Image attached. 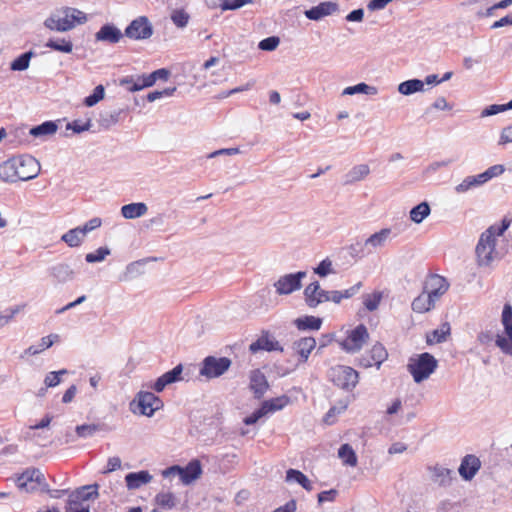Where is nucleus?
Instances as JSON below:
<instances>
[{"mask_svg": "<svg viewBox=\"0 0 512 512\" xmlns=\"http://www.w3.org/2000/svg\"><path fill=\"white\" fill-rule=\"evenodd\" d=\"M290 402V399L286 395H282L270 400H266L262 403L261 408L265 411V414L282 410Z\"/></svg>", "mask_w": 512, "mask_h": 512, "instance_id": "obj_34", "label": "nucleus"}, {"mask_svg": "<svg viewBox=\"0 0 512 512\" xmlns=\"http://www.w3.org/2000/svg\"><path fill=\"white\" fill-rule=\"evenodd\" d=\"M45 47L62 53H71L73 50V43L71 40L66 38H50L45 43Z\"/></svg>", "mask_w": 512, "mask_h": 512, "instance_id": "obj_40", "label": "nucleus"}, {"mask_svg": "<svg viewBox=\"0 0 512 512\" xmlns=\"http://www.w3.org/2000/svg\"><path fill=\"white\" fill-rule=\"evenodd\" d=\"M438 366L437 359L428 352L411 357L407 365L408 371L411 373L416 383L428 379Z\"/></svg>", "mask_w": 512, "mask_h": 512, "instance_id": "obj_4", "label": "nucleus"}, {"mask_svg": "<svg viewBox=\"0 0 512 512\" xmlns=\"http://www.w3.org/2000/svg\"><path fill=\"white\" fill-rule=\"evenodd\" d=\"M250 388L256 398H261L268 389L267 379L259 370L252 371L250 375Z\"/></svg>", "mask_w": 512, "mask_h": 512, "instance_id": "obj_27", "label": "nucleus"}, {"mask_svg": "<svg viewBox=\"0 0 512 512\" xmlns=\"http://www.w3.org/2000/svg\"><path fill=\"white\" fill-rule=\"evenodd\" d=\"M391 229L383 228L380 231L369 236L363 243L361 251L366 254L375 253L377 250L385 247L390 239Z\"/></svg>", "mask_w": 512, "mask_h": 512, "instance_id": "obj_15", "label": "nucleus"}, {"mask_svg": "<svg viewBox=\"0 0 512 512\" xmlns=\"http://www.w3.org/2000/svg\"><path fill=\"white\" fill-rule=\"evenodd\" d=\"M431 209L427 202H421L410 210V219L416 224L422 223V221L430 215Z\"/></svg>", "mask_w": 512, "mask_h": 512, "instance_id": "obj_41", "label": "nucleus"}, {"mask_svg": "<svg viewBox=\"0 0 512 512\" xmlns=\"http://www.w3.org/2000/svg\"><path fill=\"white\" fill-rule=\"evenodd\" d=\"M97 41L117 43L122 38L121 31L111 24L103 25L95 35Z\"/></svg>", "mask_w": 512, "mask_h": 512, "instance_id": "obj_26", "label": "nucleus"}, {"mask_svg": "<svg viewBox=\"0 0 512 512\" xmlns=\"http://www.w3.org/2000/svg\"><path fill=\"white\" fill-rule=\"evenodd\" d=\"M322 324V320L318 317L314 316H305L302 318H297L295 320V325L299 330H306V329H312V330H318L320 329Z\"/></svg>", "mask_w": 512, "mask_h": 512, "instance_id": "obj_45", "label": "nucleus"}, {"mask_svg": "<svg viewBox=\"0 0 512 512\" xmlns=\"http://www.w3.org/2000/svg\"><path fill=\"white\" fill-rule=\"evenodd\" d=\"M508 227L509 222L503 220L501 225H492L481 234L475 249L477 264L480 267H492L502 258L496 244L498 237L502 236Z\"/></svg>", "mask_w": 512, "mask_h": 512, "instance_id": "obj_1", "label": "nucleus"}, {"mask_svg": "<svg viewBox=\"0 0 512 512\" xmlns=\"http://www.w3.org/2000/svg\"><path fill=\"white\" fill-rule=\"evenodd\" d=\"M505 167L501 164H496L491 167H489L486 171H484L481 174V178L483 179L484 183L488 182L494 177L500 176L504 173Z\"/></svg>", "mask_w": 512, "mask_h": 512, "instance_id": "obj_55", "label": "nucleus"}, {"mask_svg": "<svg viewBox=\"0 0 512 512\" xmlns=\"http://www.w3.org/2000/svg\"><path fill=\"white\" fill-rule=\"evenodd\" d=\"M171 19L177 27L183 28L188 23L189 15L183 10H175L171 15Z\"/></svg>", "mask_w": 512, "mask_h": 512, "instance_id": "obj_61", "label": "nucleus"}, {"mask_svg": "<svg viewBox=\"0 0 512 512\" xmlns=\"http://www.w3.org/2000/svg\"><path fill=\"white\" fill-rule=\"evenodd\" d=\"M148 211V206L143 202H136L123 205L121 215L123 218L132 220L144 216Z\"/></svg>", "mask_w": 512, "mask_h": 512, "instance_id": "obj_28", "label": "nucleus"}, {"mask_svg": "<svg viewBox=\"0 0 512 512\" xmlns=\"http://www.w3.org/2000/svg\"><path fill=\"white\" fill-rule=\"evenodd\" d=\"M33 56L34 52L31 50L21 54L19 57H17L15 60L11 62L10 69L13 71H24L28 69L30 60Z\"/></svg>", "mask_w": 512, "mask_h": 512, "instance_id": "obj_47", "label": "nucleus"}, {"mask_svg": "<svg viewBox=\"0 0 512 512\" xmlns=\"http://www.w3.org/2000/svg\"><path fill=\"white\" fill-rule=\"evenodd\" d=\"M183 371V367L181 364L174 367L172 370L164 373L160 376L154 384L151 386L156 392H162L166 386L175 383L181 379V373Z\"/></svg>", "mask_w": 512, "mask_h": 512, "instance_id": "obj_21", "label": "nucleus"}, {"mask_svg": "<svg viewBox=\"0 0 512 512\" xmlns=\"http://www.w3.org/2000/svg\"><path fill=\"white\" fill-rule=\"evenodd\" d=\"M338 457L343 464L354 467L357 465V456L349 444H343L338 450Z\"/></svg>", "mask_w": 512, "mask_h": 512, "instance_id": "obj_43", "label": "nucleus"}, {"mask_svg": "<svg viewBox=\"0 0 512 512\" xmlns=\"http://www.w3.org/2000/svg\"><path fill=\"white\" fill-rule=\"evenodd\" d=\"M61 240L69 247H79L85 240V236L79 227L70 229L62 235Z\"/></svg>", "mask_w": 512, "mask_h": 512, "instance_id": "obj_37", "label": "nucleus"}, {"mask_svg": "<svg viewBox=\"0 0 512 512\" xmlns=\"http://www.w3.org/2000/svg\"><path fill=\"white\" fill-rule=\"evenodd\" d=\"M0 178L4 182L14 183L18 181L14 157L0 164Z\"/></svg>", "mask_w": 512, "mask_h": 512, "instance_id": "obj_33", "label": "nucleus"}, {"mask_svg": "<svg viewBox=\"0 0 512 512\" xmlns=\"http://www.w3.org/2000/svg\"><path fill=\"white\" fill-rule=\"evenodd\" d=\"M18 181H27L34 179L40 173V163L30 155H21L14 157Z\"/></svg>", "mask_w": 512, "mask_h": 512, "instance_id": "obj_7", "label": "nucleus"}, {"mask_svg": "<svg viewBox=\"0 0 512 512\" xmlns=\"http://www.w3.org/2000/svg\"><path fill=\"white\" fill-rule=\"evenodd\" d=\"M452 163V160H441V161H434L430 163L424 170V174L431 175L434 174L436 171H438L441 168L447 167Z\"/></svg>", "mask_w": 512, "mask_h": 512, "instance_id": "obj_64", "label": "nucleus"}, {"mask_svg": "<svg viewBox=\"0 0 512 512\" xmlns=\"http://www.w3.org/2000/svg\"><path fill=\"white\" fill-rule=\"evenodd\" d=\"M92 126L91 120L88 119L86 122L82 123L80 120H75L66 125L67 130H72L74 133H82L84 131H88Z\"/></svg>", "mask_w": 512, "mask_h": 512, "instance_id": "obj_59", "label": "nucleus"}, {"mask_svg": "<svg viewBox=\"0 0 512 512\" xmlns=\"http://www.w3.org/2000/svg\"><path fill=\"white\" fill-rule=\"evenodd\" d=\"M102 225V220L99 217H94L88 220L84 225L78 226L80 230L83 232L84 236L93 230L99 228Z\"/></svg>", "mask_w": 512, "mask_h": 512, "instance_id": "obj_63", "label": "nucleus"}, {"mask_svg": "<svg viewBox=\"0 0 512 512\" xmlns=\"http://www.w3.org/2000/svg\"><path fill=\"white\" fill-rule=\"evenodd\" d=\"M156 503L160 508L169 510L179 503V499L171 492H161L156 496Z\"/></svg>", "mask_w": 512, "mask_h": 512, "instance_id": "obj_44", "label": "nucleus"}, {"mask_svg": "<svg viewBox=\"0 0 512 512\" xmlns=\"http://www.w3.org/2000/svg\"><path fill=\"white\" fill-rule=\"evenodd\" d=\"M431 480L439 486H449L453 479L454 472L440 465L429 467Z\"/></svg>", "mask_w": 512, "mask_h": 512, "instance_id": "obj_23", "label": "nucleus"}, {"mask_svg": "<svg viewBox=\"0 0 512 512\" xmlns=\"http://www.w3.org/2000/svg\"><path fill=\"white\" fill-rule=\"evenodd\" d=\"M249 349L253 353H256L259 350H265L269 352L283 350L279 342L268 334L261 336L258 340L251 343Z\"/></svg>", "mask_w": 512, "mask_h": 512, "instance_id": "obj_24", "label": "nucleus"}, {"mask_svg": "<svg viewBox=\"0 0 512 512\" xmlns=\"http://www.w3.org/2000/svg\"><path fill=\"white\" fill-rule=\"evenodd\" d=\"M280 44V39L277 36L267 37L261 40L258 48L263 51H274Z\"/></svg>", "mask_w": 512, "mask_h": 512, "instance_id": "obj_57", "label": "nucleus"}, {"mask_svg": "<svg viewBox=\"0 0 512 512\" xmlns=\"http://www.w3.org/2000/svg\"><path fill=\"white\" fill-rule=\"evenodd\" d=\"M381 299V292H374L372 294H368L364 297V306L366 307L367 310L374 311L378 308Z\"/></svg>", "mask_w": 512, "mask_h": 512, "instance_id": "obj_53", "label": "nucleus"}, {"mask_svg": "<svg viewBox=\"0 0 512 512\" xmlns=\"http://www.w3.org/2000/svg\"><path fill=\"white\" fill-rule=\"evenodd\" d=\"M368 338L369 333L367 328L363 324H360L351 330L347 337L340 341L339 344L346 352L356 353L361 350Z\"/></svg>", "mask_w": 512, "mask_h": 512, "instance_id": "obj_9", "label": "nucleus"}, {"mask_svg": "<svg viewBox=\"0 0 512 512\" xmlns=\"http://www.w3.org/2000/svg\"><path fill=\"white\" fill-rule=\"evenodd\" d=\"M252 2L253 0H220L219 6L222 10H236Z\"/></svg>", "mask_w": 512, "mask_h": 512, "instance_id": "obj_58", "label": "nucleus"}, {"mask_svg": "<svg viewBox=\"0 0 512 512\" xmlns=\"http://www.w3.org/2000/svg\"><path fill=\"white\" fill-rule=\"evenodd\" d=\"M449 284L446 279L439 275H432L425 284L424 290L438 301L446 293Z\"/></svg>", "mask_w": 512, "mask_h": 512, "instance_id": "obj_18", "label": "nucleus"}, {"mask_svg": "<svg viewBox=\"0 0 512 512\" xmlns=\"http://www.w3.org/2000/svg\"><path fill=\"white\" fill-rule=\"evenodd\" d=\"M502 324L506 336L498 335L496 345L506 354L512 355V306L505 304L502 311Z\"/></svg>", "mask_w": 512, "mask_h": 512, "instance_id": "obj_11", "label": "nucleus"}, {"mask_svg": "<svg viewBox=\"0 0 512 512\" xmlns=\"http://www.w3.org/2000/svg\"><path fill=\"white\" fill-rule=\"evenodd\" d=\"M306 276L307 273L305 271H298L296 273L281 276L274 283L276 293L279 295H289L300 290L302 287V280L306 278Z\"/></svg>", "mask_w": 512, "mask_h": 512, "instance_id": "obj_10", "label": "nucleus"}, {"mask_svg": "<svg viewBox=\"0 0 512 512\" xmlns=\"http://www.w3.org/2000/svg\"><path fill=\"white\" fill-rule=\"evenodd\" d=\"M105 96V89L102 85H98L93 90V93L84 99V104L87 107H92L101 101Z\"/></svg>", "mask_w": 512, "mask_h": 512, "instance_id": "obj_51", "label": "nucleus"}, {"mask_svg": "<svg viewBox=\"0 0 512 512\" xmlns=\"http://www.w3.org/2000/svg\"><path fill=\"white\" fill-rule=\"evenodd\" d=\"M450 334V325L449 323H443L438 329H435L432 332V337L427 336L428 343H441L446 340L447 336Z\"/></svg>", "mask_w": 512, "mask_h": 512, "instance_id": "obj_50", "label": "nucleus"}, {"mask_svg": "<svg viewBox=\"0 0 512 512\" xmlns=\"http://www.w3.org/2000/svg\"><path fill=\"white\" fill-rule=\"evenodd\" d=\"M98 485H84L69 494L65 512H90L89 500L98 498Z\"/></svg>", "mask_w": 512, "mask_h": 512, "instance_id": "obj_3", "label": "nucleus"}, {"mask_svg": "<svg viewBox=\"0 0 512 512\" xmlns=\"http://www.w3.org/2000/svg\"><path fill=\"white\" fill-rule=\"evenodd\" d=\"M152 479V475L146 470L131 472L125 476L126 486L129 490L139 489L141 486L150 483Z\"/></svg>", "mask_w": 512, "mask_h": 512, "instance_id": "obj_22", "label": "nucleus"}, {"mask_svg": "<svg viewBox=\"0 0 512 512\" xmlns=\"http://www.w3.org/2000/svg\"><path fill=\"white\" fill-rule=\"evenodd\" d=\"M44 481L43 473L38 469H28L16 479L17 487L25 492L35 491Z\"/></svg>", "mask_w": 512, "mask_h": 512, "instance_id": "obj_12", "label": "nucleus"}, {"mask_svg": "<svg viewBox=\"0 0 512 512\" xmlns=\"http://www.w3.org/2000/svg\"><path fill=\"white\" fill-rule=\"evenodd\" d=\"M330 380L338 387L350 390L358 383V373L349 366L338 365L329 370Z\"/></svg>", "mask_w": 512, "mask_h": 512, "instance_id": "obj_5", "label": "nucleus"}, {"mask_svg": "<svg viewBox=\"0 0 512 512\" xmlns=\"http://www.w3.org/2000/svg\"><path fill=\"white\" fill-rule=\"evenodd\" d=\"M480 467V461L478 458L472 455L466 456L459 467V474L465 480H471Z\"/></svg>", "mask_w": 512, "mask_h": 512, "instance_id": "obj_25", "label": "nucleus"}, {"mask_svg": "<svg viewBox=\"0 0 512 512\" xmlns=\"http://www.w3.org/2000/svg\"><path fill=\"white\" fill-rule=\"evenodd\" d=\"M338 11V4L335 2H321L319 5L314 6L304 12L309 20L318 21L325 16H329Z\"/></svg>", "mask_w": 512, "mask_h": 512, "instance_id": "obj_19", "label": "nucleus"}, {"mask_svg": "<svg viewBox=\"0 0 512 512\" xmlns=\"http://www.w3.org/2000/svg\"><path fill=\"white\" fill-rule=\"evenodd\" d=\"M286 481L292 482L295 481L300 484L307 491H311L313 489L312 483L310 480L304 475L301 471L296 469H289L286 472Z\"/></svg>", "mask_w": 512, "mask_h": 512, "instance_id": "obj_42", "label": "nucleus"}, {"mask_svg": "<svg viewBox=\"0 0 512 512\" xmlns=\"http://www.w3.org/2000/svg\"><path fill=\"white\" fill-rule=\"evenodd\" d=\"M109 254H110V250L107 247H100L95 252L86 254L85 260L88 263L101 262Z\"/></svg>", "mask_w": 512, "mask_h": 512, "instance_id": "obj_54", "label": "nucleus"}, {"mask_svg": "<svg viewBox=\"0 0 512 512\" xmlns=\"http://www.w3.org/2000/svg\"><path fill=\"white\" fill-rule=\"evenodd\" d=\"M58 337L59 336L57 334H51V335L42 337L41 341L38 345H32V346L28 347L24 351V354L25 355H37V354L41 353L42 351L50 348L54 344V342L58 339Z\"/></svg>", "mask_w": 512, "mask_h": 512, "instance_id": "obj_36", "label": "nucleus"}, {"mask_svg": "<svg viewBox=\"0 0 512 512\" xmlns=\"http://www.w3.org/2000/svg\"><path fill=\"white\" fill-rule=\"evenodd\" d=\"M135 400L138 403L140 413L148 417L153 416L155 411L163 406L161 399L151 392L140 391Z\"/></svg>", "mask_w": 512, "mask_h": 512, "instance_id": "obj_13", "label": "nucleus"}, {"mask_svg": "<svg viewBox=\"0 0 512 512\" xmlns=\"http://www.w3.org/2000/svg\"><path fill=\"white\" fill-rule=\"evenodd\" d=\"M485 184L483 179L481 178V174L475 176H467L462 180L461 183L455 186V192L458 194L465 193L470 189L481 186Z\"/></svg>", "mask_w": 512, "mask_h": 512, "instance_id": "obj_39", "label": "nucleus"}, {"mask_svg": "<svg viewBox=\"0 0 512 512\" xmlns=\"http://www.w3.org/2000/svg\"><path fill=\"white\" fill-rule=\"evenodd\" d=\"M57 124L53 121H46L30 130V134L34 137L53 135L57 131Z\"/></svg>", "mask_w": 512, "mask_h": 512, "instance_id": "obj_46", "label": "nucleus"}, {"mask_svg": "<svg viewBox=\"0 0 512 512\" xmlns=\"http://www.w3.org/2000/svg\"><path fill=\"white\" fill-rule=\"evenodd\" d=\"M231 366V360L227 357L208 356L202 362L200 375L208 379L223 375Z\"/></svg>", "mask_w": 512, "mask_h": 512, "instance_id": "obj_8", "label": "nucleus"}, {"mask_svg": "<svg viewBox=\"0 0 512 512\" xmlns=\"http://www.w3.org/2000/svg\"><path fill=\"white\" fill-rule=\"evenodd\" d=\"M316 341L313 337H304L293 343V349L302 358V361H306L315 348Z\"/></svg>", "mask_w": 512, "mask_h": 512, "instance_id": "obj_31", "label": "nucleus"}, {"mask_svg": "<svg viewBox=\"0 0 512 512\" xmlns=\"http://www.w3.org/2000/svg\"><path fill=\"white\" fill-rule=\"evenodd\" d=\"M100 424H83L78 425L75 429L76 437L78 438H89L95 435L98 431L102 430Z\"/></svg>", "mask_w": 512, "mask_h": 512, "instance_id": "obj_49", "label": "nucleus"}, {"mask_svg": "<svg viewBox=\"0 0 512 512\" xmlns=\"http://www.w3.org/2000/svg\"><path fill=\"white\" fill-rule=\"evenodd\" d=\"M370 173V168L367 164H359L352 167L344 176V184L351 185L356 182L364 180Z\"/></svg>", "mask_w": 512, "mask_h": 512, "instance_id": "obj_29", "label": "nucleus"}, {"mask_svg": "<svg viewBox=\"0 0 512 512\" xmlns=\"http://www.w3.org/2000/svg\"><path fill=\"white\" fill-rule=\"evenodd\" d=\"M153 28L144 16L133 20L125 30V35L131 39H147L152 36Z\"/></svg>", "mask_w": 512, "mask_h": 512, "instance_id": "obj_14", "label": "nucleus"}, {"mask_svg": "<svg viewBox=\"0 0 512 512\" xmlns=\"http://www.w3.org/2000/svg\"><path fill=\"white\" fill-rule=\"evenodd\" d=\"M86 21L87 16L84 12L76 8L64 7L51 14L44 21V26L52 31L66 32Z\"/></svg>", "mask_w": 512, "mask_h": 512, "instance_id": "obj_2", "label": "nucleus"}, {"mask_svg": "<svg viewBox=\"0 0 512 512\" xmlns=\"http://www.w3.org/2000/svg\"><path fill=\"white\" fill-rule=\"evenodd\" d=\"M436 300L428 294L425 290L416 297L412 302V309L417 313H425L430 311L434 305Z\"/></svg>", "mask_w": 512, "mask_h": 512, "instance_id": "obj_30", "label": "nucleus"}, {"mask_svg": "<svg viewBox=\"0 0 512 512\" xmlns=\"http://www.w3.org/2000/svg\"><path fill=\"white\" fill-rule=\"evenodd\" d=\"M121 111H104L100 114L99 124L103 128H109L118 123Z\"/></svg>", "mask_w": 512, "mask_h": 512, "instance_id": "obj_48", "label": "nucleus"}, {"mask_svg": "<svg viewBox=\"0 0 512 512\" xmlns=\"http://www.w3.org/2000/svg\"><path fill=\"white\" fill-rule=\"evenodd\" d=\"M362 287V283L358 282L352 287L344 290V291H328L327 302H333L335 304H339L342 299H349L355 294H357Z\"/></svg>", "mask_w": 512, "mask_h": 512, "instance_id": "obj_32", "label": "nucleus"}, {"mask_svg": "<svg viewBox=\"0 0 512 512\" xmlns=\"http://www.w3.org/2000/svg\"><path fill=\"white\" fill-rule=\"evenodd\" d=\"M144 83H145V81L143 79V75L138 76L136 79H134L133 77H127L120 81V85H122V86H125V85L128 86L131 84V86L128 87V89L131 92L139 91V90H142L143 88H146L147 86H143Z\"/></svg>", "mask_w": 512, "mask_h": 512, "instance_id": "obj_52", "label": "nucleus"}, {"mask_svg": "<svg viewBox=\"0 0 512 512\" xmlns=\"http://www.w3.org/2000/svg\"><path fill=\"white\" fill-rule=\"evenodd\" d=\"M387 356L388 354L384 346L377 343L372 347L369 355L361 357L359 360V365L364 368H369L372 366L379 368L381 364L386 360Z\"/></svg>", "mask_w": 512, "mask_h": 512, "instance_id": "obj_17", "label": "nucleus"}, {"mask_svg": "<svg viewBox=\"0 0 512 512\" xmlns=\"http://www.w3.org/2000/svg\"><path fill=\"white\" fill-rule=\"evenodd\" d=\"M328 291L321 288L318 281H314L304 289V298L310 308H316L321 303L327 302Z\"/></svg>", "mask_w": 512, "mask_h": 512, "instance_id": "obj_16", "label": "nucleus"}, {"mask_svg": "<svg viewBox=\"0 0 512 512\" xmlns=\"http://www.w3.org/2000/svg\"><path fill=\"white\" fill-rule=\"evenodd\" d=\"M50 275L55 282L64 284L75 279L76 272L67 263H57L49 269Z\"/></svg>", "mask_w": 512, "mask_h": 512, "instance_id": "obj_20", "label": "nucleus"}, {"mask_svg": "<svg viewBox=\"0 0 512 512\" xmlns=\"http://www.w3.org/2000/svg\"><path fill=\"white\" fill-rule=\"evenodd\" d=\"M175 91H176V87L175 86L168 87V88H165L163 90H156V91L150 92L147 95V100L149 102H154V101H156V100H158L160 98L172 96Z\"/></svg>", "mask_w": 512, "mask_h": 512, "instance_id": "obj_60", "label": "nucleus"}, {"mask_svg": "<svg viewBox=\"0 0 512 512\" xmlns=\"http://www.w3.org/2000/svg\"><path fill=\"white\" fill-rule=\"evenodd\" d=\"M314 273L320 277H326L328 274L335 273L332 261L329 258L322 260L319 265L314 268Z\"/></svg>", "mask_w": 512, "mask_h": 512, "instance_id": "obj_56", "label": "nucleus"}, {"mask_svg": "<svg viewBox=\"0 0 512 512\" xmlns=\"http://www.w3.org/2000/svg\"><path fill=\"white\" fill-rule=\"evenodd\" d=\"M67 374L66 369L57 372H50L46 375L44 383L47 387H55L60 383V375Z\"/></svg>", "mask_w": 512, "mask_h": 512, "instance_id": "obj_62", "label": "nucleus"}, {"mask_svg": "<svg viewBox=\"0 0 512 512\" xmlns=\"http://www.w3.org/2000/svg\"><path fill=\"white\" fill-rule=\"evenodd\" d=\"M202 473V468L199 461H191L185 468L179 466H172L165 469L162 475L165 478L178 476L182 483L190 484L198 479Z\"/></svg>", "mask_w": 512, "mask_h": 512, "instance_id": "obj_6", "label": "nucleus"}, {"mask_svg": "<svg viewBox=\"0 0 512 512\" xmlns=\"http://www.w3.org/2000/svg\"><path fill=\"white\" fill-rule=\"evenodd\" d=\"M365 94L374 96L378 94V89L375 86L368 85L364 82L358 83L354 86H348L342 91V95H355Z\"/></svg>", "mask_w": 512, "mask_h": 512, "instance_id": "obj_38", "label": "nucleus"}, {"mask_svg": "<svg viewBox=\"0 0 512 512\" xmlns=\"http://www.w3.org/2000/svg\"><path fill=\"white\" fill-rule=\"evenodd\" d=\"M424 91V82L420 79H411L401 82L398 85V92L402 95L408 96L416 92Z\"/></svg>", "mask_w": 512, "mask_h": 512, "instance_id": "obj_35", "label": "nucleus"}]
</instances>
